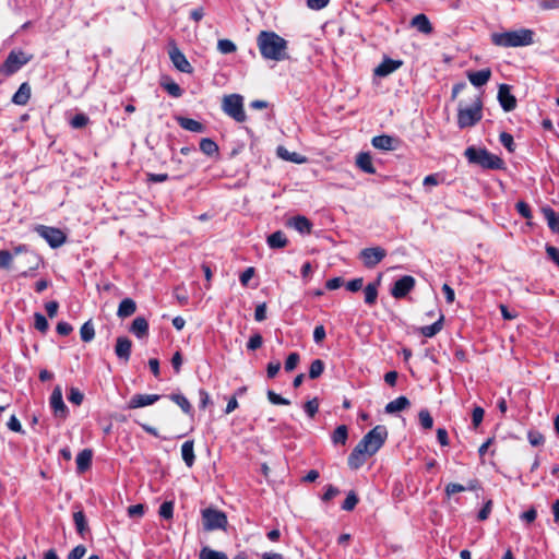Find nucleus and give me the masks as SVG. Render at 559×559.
I'll list each match as a JSON object with an SVG mask.
<instances>
[{
	"instance_id": "3c124183",
	"label": "nucleus",
	"mask_w": 559,
	"mask_h": 559,
	"mask_svg": "<svg viewBox=\"0 0 559 559\" xmlns=\"http://www.w3.org/2000/svg\"><path fill=\"white\" fill-rule=\"evenodd\" d=\"M68 400L74 405H81L84 400V395L78 388H71L68 394Z\"/></svg>"
},
{
	"instance_id": "0e129e2a",
	"label": "nucleus",
	"mask_w": 559,
	"mask_h": 559,
	"mask_svg": "<svg viewBox=\"0 0 559 559\" xmlns=\"http://www.w3.org/2000/svg\"><path fill=\"white\" fill-rule=\"evenodd\" d=\"M362 285H364V278L357 277V278H354V280L347 282L346 288L349 292L356 293L362 288Z\"/></svg>"
},
{
	"instance_id": "09e8293b",
	"label": "nucleus",
	"mask_w": 559,
	"mask_h": 559,
	"mask_svg": "<svg viewBox=\"0 0 559 559\" xmlns=\"http://www.w3.org/2000/svg\"><path fill=\"white\" fill-rule=\"evenodd\" d=\"M90 119L84 114H76L70 121V126L73 129L84 128L88 123Z\"/></svg>"
},
{
	"instance_id": "f704fd0d",
	"label": "nucleus",
	"mask_w": 559,
	"mask_h": 559,
	"mask_svg": "<svg viewBox=\"0 0 559 559\" xmlns=\"http://www.w3.org/2000/svg\"><path fill=\"white\" fill-rule=\"evenodd\" d=\"M169 399L176 403L185 414H191L192 413V405L188 401V399L181 394V393H173L169 395Z\"/></svg>"
},
{
	"instance_id": "20e7f679",
	"label": "nucleus",
	"mask_w": 559,
	"mask_h": 559,
	"mask_svg": "<svg viewBox=\"0 0 559 559\" xmlns=\"http://www.w3.org/2000/svg\"><path fill=\"white\" fill-rule=\"evenodd\" d=\"M469 164L478 165L485 169H503L504 162L498 155L490 153L486 148L468 146L464 152Z\"/></svg>"
},
{
	"instance_id": "c756f323",
	"label": "nucleus",
	"mask_w": 559,
	"mask_h": 559,
	"mask_svg": "<svg viewBox=\"0 0 559 559\" xmlns=\"http://www.w3.org/2000/svg\"><path fill=\"white\" fill-rule=\"evenodd\" d=\"M193 448H194L193 440H187L181 445V456L188 467H191L195 461Z\"/></svg>"
},
{
	"instance_id": "412c9836",
	"label": "nucleus",
	"mask_w": 559,
	"mask_h": 559,
	"mask_svg": "<svg viewBox=\"0 0 559 559\" xmlns=\"http://www.w3.org/2000/svg\"><path fill=\"white\" fill-rule=\"evenodd\" d=\"M467 78L474 86L480 87L487 84V82L490 80L491 70L489 68H486L479 71L468 72Z\"/></svg>"
},
{
	"instance_id": "58836bf2",
	"label": "nucleus",
	"mask_w": 559,
	"mask_h": 559,
	"mask_svg": "<svg viewBox=\"0 0 559 559\" xmlns=\"http://www.w3.org/2000/svg\"><path fill=\"white\" fill-rule=\"evenodd\" d=\"M81 340L85 343L91 342L95 336V329L92 321H86L80 330Z\"/></svg>"
},
{
	"instance_id": "7ed1b4c3",
	"label": "nucleus",
	"mask_w": 559,
	"mask_h": 559,
	"mask_svg": "<svg viewBox=\"0 0 559 559\" xmlns=\"http://www.w3.org/2000/svg\"><path fill=\"white\" fill-rule=\"evenodd\" d=\"M534 31L530 28H519L501 33H492L490 40L492 45L503 48L526 47L534 43Z\"/></svg>"
},
{
	"instance_id": "72a5a7b5",
	"label": "nucleus",
	"mask_w": 559,
	"mask_h": 559,
	"mask_svg": "<svg viewBox=\"0 0 559 559\" xmlns=\"http://www.w3.org/2000/svg\"><path fill=\"white\" fill-rule=\"evenodd\" d=\"M73 521L75 524L76 532L80 536L84 537L88 532V525L86 521V516L83 510H78L73 513Z\"/></svg>"
},
{
	"instance_id": "f3484780",
	"label": "nucleus",
	"mask_w": 559,
	"mask_h": 559,
	"mask_svg": "<svg viewBox=\"0 0 559 559\" xmlns=\"http://www.w3.org/2000/svg\"><path fill=\"white\" fill-rule=\"evenodd\" d=\"M131 347L132 342L126 336H120L116 341L115 353L119 359L127 362L130 359Z\"/></svg>"
},
{
	"instance_id": "4c0bfd02",
	"label": "nucleus",
	"mask_w": 559,
	"mask_h": 559,
	"mask_svg": "<svg viewBox=\"0 0 559 559\" xmlns=\"http://www.w3.org/2000/svg\"><path fill=\"white\" fill-rule=\"evenodd\" d=\"M199 559H228L227 555L223 551L203 547L199 554Z\"/></svg>"
},
{
	"instance_id": "423d86ee",
	"label": "nucleus",
	"mask_w": 559,
	"mask_h": 559,
	"mask_svg": "<svg viewBox=\"0 0 559 559\" xmlns=\"http://www.w3.org/2000/svg\"><path fill=\"white\" fill-rule=\"evenodd\" d=\"M223 111L237 122H245L247 119L243 109V98L239 94L226 95L222 102Z\"/></svg>"
},
{
	"instance_id": "6ab92c4d",
	"label": "nucleus",
	"mask_w": 559,
	"mask_h": 559,
	"mask_svg": "<svg viewBox=\"0 0 559 559\" xmlns=\"http://www.w3.org/2000/svg\"><path fill=\"white\" fill-rule=\"evenodd\" d=\"M287 226L296 229L300 234H310L312 230V223L306 216L302 215L292 217L287 222Z\"/></svg>"
},
{
	"instance_id": "e433bc0d",
	"label": "nucleus",
	"mask_w": 559,
	"mask_h": 559,
	"mask_svg": "<svg viewBox=\"0 0 559 559\" xmlns=\"http://www.w3.org/2000/svg\"><path fill=\"white\" fill-rule=\"evenodd\" d=\"M200 150L207 156H213L218 153V145L209 138H204L200 142Z\"/></svg>"
},
{
	"instance_id": "cd10ccee",
	"label": "nucleus",
	"mask_w": 559,
	"mask_h": 559,
	"mask_svg": "<svg viewBox=\"0 0 559 559\" xmlns=\"http://www.w3.org/2000/svg\"><path fill=\"white\" fill-rule=\"evenodd\" d=\"M266 243L271 249H281L287 246L288 239L282 230H277L267 236Z\"/></svg>"
},
{
	"instance_id": "e2e57ef3",
	"label": "nucleus",
	"mask_w": 559,
	"mask_h": 559,
	"mask_svg": "<svg viewBox=\"0 0 559 559\" xmlns=\"http://www.w3.org/2000/svg\"><path fill=\"white\" fill-rule=\"evenodd\" d=\"M8 428L14 432L24 433L23 427L15 415L10 417Z\"/></svg>"
},
{
	"instance_id": "dca6fc26",
	"label": "nucleus",
	"mask_w": 559,
	"mask_h": 559,
	"mask_svg": "<svg viewBox=\"0 0 559 559\" xmlns=\"http://www.w3.org/2000/svg\"><path fill=\"white\" fill-rule=\"evenodd\" d=\"M402 64V60H394L389 57H384L382 62L377 68H374L373 74L379 78H385L400 69Z\"/></svg>"
},
{
	"instance_id": "b1692460",
	"label": "nucleus",
	"mask_w": 559,
	"mask_h": 559,
	"mask_svg": "<svg viewBox=\"0 0 559 559\" xmlns=\"http://www.w3.org/2000/svg\"><path fill=\"white\" fill-rule=\"evenodd\" d=\"M93 452L90 449L82 450L75 459L76 469L79 473H84L92 465Z\"/></svg>"
},
{
	"instance_id": "4d7b16f0",
	"label": "nucleus",
	"mask_w": 559,
	"mask_h": 559,
	"mask_svg": "<svg viewBox=\"0 0 559 559\" xmlns=\"http://www.w3.org/2000/svg\"><path fill=\"white\" fill-rule=\"evenodd\" d=\"M13 261V254L8 250H0V269H9Z\"/></svg>"
},
{
	"instance_id": "37998d69",
	"label": "nucleus",
	"mask_w": 559,
	"mask_h": 559,
	"mask_svg": "<svg viewBox=\"0 0 559 559\" xmlns=\"http://www.w3.org/2000/svg\"><path fill=\"white\" fill-rule=\"evenodd\" d=\"M158 514L160 518L170 520L174 515V502L173 501H165L160 504Z\"/></svg>"
},
{
	"instance_id": "864d4df0",
	"label": "nucleus",
	"mask_w": 559,
	"mask_h": 559,
	"mask_svg": "<svg viewBox=\"0 0 559 559\" xmlns=\"http://www.w3.org/2000/svg\"><path fill=\"white\" fill-rule=\"evenodd\" d=\"M515 209L518 211V213L526 218V219H530L532 218V211H531V207L530 205L525 202V201H519L516 204H515Z\"/></svg>"
},
{
	"instance_id": "f8f14e48",
	"label": "nucleus",
	"mask_w": 559,
	"mask_h": 559,
	"mask_svg": "<svg viewBox=\"0 0 559 559\" xmlns=\"http://www.w3.org/2000/svg\"><path fill=\"white\" fill-rule=\"evenodd\" d=\"M415 287V278L411 275H404L399 278L391 288V295L395 299H402Z\"/></svg>"
},
{
	"instance_id": "5fc2aeb1",
	"label": "nucleus",
	"mask_w": 559,
	"mask_h": 559,
	"mask_svg": "<svg viewBox=\"0 0 559 559\" xmlns=\"http://www.w3.org/2000/svg\"><path fill=\"white\" fill-rule=\"evenodd\" d=\"M267 399L274 405H289L290 404V402L287 399L281 396L280 394L275 393L272 390L267 391Z\"/></svg>"
},
{
	"instance_id": "774afa93",
	"label": "nucleus",
	"mask_w": 559,
	"mask_h": 559,
	"mask_svg": "<svg viewBox=\"0 0 559 559\" xmlns=\"http://www.w3.org/2000/svg\"><path fill=\"white\" fill-rule=\"evenodd\" d=\"M56 330L59 335L67 336L72 332L73 328L70 323L61 321L57 324Z\"/></svg>"
},
{
	"instance_id": "ea45409f",
	"label": "nucleus",
	"mask_w": 559,
	"mask_h": 559,
	"mask_svg": "<svg viewBox=\"0 0 559 559\" xmlns=\"http://www.w3.org/2000/svg\"><path fill=\"white\" fill-rule=\"evenodd\" d=\"M324 371V362L321 359H314L309 368V378L317 379Z\"/></svg>"
},
{
	"instance_id": "5701e85b",
	"label": "nucleus",
	"mask_w": 559,
	"mask_h": 559,
	"mask_svg": "<svg viewBox=\"0 0 559 559\" xmlns=\"http://www.w3.org/2000/svg\"><path fill=\"white\" fill-rule=\"evenodd\" d=\"M31 98V86L27 82L20 85L19 90L12 96V103L19 106H24Z\"/></svg>"
},
{
	"instance_id": "c9c22d12",
	"label": "nucleus",
	"mask_w": 559,
	"mask_h": 559,
	"mask_svg": "<svg viewBox=\"0 0 559 559\" xmlns=\"http://www.w3.org/2000/svg\"><path fill=\"white\" fill-rule=\"evenodd\" d=\"M348 438V429L345 425H341L336 427V429L332 433V442L334 444L344 445Z\"/></svg>"
},
{
	"instance_id": "2eb2a0df",
	"label": "nucleus",
	"mask_w": 559,
	"mask_h": 559,
	"mask_svg": "<svg viewBox=\"0 0 559 559\" xmlns=\"http://www.w3.org/2000/svg\"><path fill=\"white\" fill-rule=\"evenodd\" d=\"M498 100L504 111H512L516 107V99L507 84H501L498 90Z\"/></svg>"
},
{
	"instance_id": "a211bd4d",
	"label": "nucleus",
	"mask_w": 559,
	"mask_h": 559,
	"mask_svg": "<svg viewBox=\"0 0 559 559\" xmlns=\"http://www.w3.org/2000/svg\"><path fill=\"white\" fill-rule=\"evenodd\" d=\"M397 142V139L386 134L377 135L371 141L373 147L382 151L395 150Z\"/></svg>"
},
{
	"instance_id": "bb28decb",
	"label": "nucleus",
	"mask_w": 559,
	"mask_h": 559,
	"mask_svg": "<svg viewBox=\"0 0 559 559\" xmlns=\"http://www.w3.org/2000/svg\"><path fill=\"white\" fill-rule=\"evenodd\" d=\"M380 282H381V276H379L377 278V281H374L373 283H369L365 288H364V295H365V302L368 305V306H373L376 302H377V298H378V287L380 285Z\"/></svg>"
},
{
	"instance_id": "de8ad7c7",
	"label": "nucleus",
	"mask_w": 559,
	"mask_h": 559,
	"mask_svg": "<svg viewBox=\"0 0 559 559\" xmlns=\"http://www.w3.org/2000/svg\"><path fill=\"white\" fill-rule=\"evenodd\" d=\"M304 409L310 418H313L319 411V400L317 397H313L312 400L306 402L304 405Z\"/></svg>"
},
{
	"instance_id": "a878e982",
	"label": "nucleus",
	"mask_w": 559,
	"mask_h": 559,
	"mask_svg": "<svg viewBox=\"0 0 559 559\" xmlns=\"http://www.w3.org/2000/svg\"><path fill=\"white\" fill-rule=\"evenodd\" d=\"M130 332L133 333L138 338H142L148 333L147 320L143 317H136L131 326Z\"/></svg>"
},
{
	"instance_id": "aec40b11",
	"label": "nucleus",
	"mask_w": 559,
	"mask_h": 559,
	"mask_svg": "<svg viewBox=\"0 0 559 559\" xmlns=\"http://www.w3.org/2000/svg\"><path fill=\"white\" fill-rule=\"evenodd\" d=\"M411 26L415 27L419 33L425 35H429L433 31L429 19L423 13L417 14L412 19Z\"/></svg>"
},
{
	"instance_id": "1a4fd4ad",
	"label": "nucleus",
	"mask_w": 559,
	"mask_h": 559,
	"mask_svg": "<svg viewBox=\"0 0 559 559\" xmlns=\"http://www.w3.org/2000/svg\"><path fill=\"white\" fill-rule=\"evenodd\" d=\"M35 230L41 238H44L49 243L51 248H59L67 240L66 234L57 227L38 225L35 228Z\"/></svg>"
},
{
	"instance_id": "6e6552de",
	"label": "nucleus",
	"mask_w": 559,
	"mask_h": 559,
	"mask_svg": "<svg viewBox=\"0 0 559 559\" xmlns=\"http://www.w3.org/2000/svg\"><path fill=\"white\" fill-rule=\"evenodd\" d=\"M203 527L205 531L225 528L227 518L224 512L207 508L202 511Z\"/></svg>"
},
{
	"instance_id": "69168bd1",
	"label": "nucleus",
	"mask_w": 559,
	"mask_h": 559,
	"mask_svg": "<svg viewBox=\"0 0 559 559\" xmlns=\"http://www.w3.org/2000/svg\"><path fill=\"white\" fill-rule=\"evenodd\" d=\"M128 514L130 518H141L144 514V506L141 503L130 506L128 508Z\"/></svg>"
},
{
	"instance_id": "c03bdc74",
	"label": "nucleus",
	"mask_w": 559,
	"mask_h": 559,
	"mask_svg": "<svg viewBox=\"0 0 559 559\" xmlns=\"http://www.w3.org/2000/svg\"><path fill=\"white\" fill-rule=\"evenodd\" d=\"M34 326L36 330H38L41 333L47 332L49 324L44 314H41L39 312H36L34 314Z\"/></svg>"
},
{
	"instance_id": "49530a36",
	"label": "nucleus",
	"mask_w": 559,
	"mask_h": 559,
	"mask_svg": "<svg viewBox=\"0 0 559 559\" xmlns=\"http://www.w3.org/2000/svg\"><path fill=\"white\" fill-rule=\"evenodd\" d=\"M419 423L424 429H431L433 419L427 409H421L418 414Z\"/></svg>"
},
{
	"instance_id": "a19ab883",
	"label": "nucleus",
	"mask_w": 559,
	"mask_h": 559,
	"mask_svg": "<svg viewBox=\"0 0 559 559\" xmlns=\"http://www.w3.org/2000/svg\"><path fill=\"white\" fill-rule=\"evenodd\" d=\"M217 49L221 53L228 55L235 52L237 47L230 39H219Z\"/></svg>"
},
{
	"instance_id": "f03ea898",
	"label": "nucleus",
	"mask_w": 559,
	"mask_h": 559,
	"mask_svg": "<svg viewBox=\"0 0 559 559\" xmlns=\"http://www.w3.org/2000/svg\"><path fill=\"white\" fill-rule=\"evenodd\" d=\"M257 44L261 56L266 60L282 61L287 58V40L275 32H260Z\"/></svg>"
},
{
	"instance_id": "0eeeda50",
	"label": "nucleus",
	"mask_w": 559,
	"mask_h": 559,
	"mask_svg": "<svg viewBox=\"0 0 559 559\" xmlns=\"http://www.w3.org/2000/svg\"><path fill=\"white\" fill-rule=\"evenodd\" d=\"M31 60V57L23 51H11L0 68V72L5 76L16 73L23 66Z\"/></svg>"
},
{
	"instance_id": "7c9ffc66",
	"label": "nucleus",
	"mask_w": 559,
	"mask_h": 559,
	"mask_svg": "<svg viewBox=\"0 0 559 559\" xmlns=\"http://www.w3.org/2000/svg\"><path fill=\"white\" fill-rule=\"evenodd\" d=\"M136 310V304L131 298H124L119 304L117 316L121 319L132 316Z\"/></svg>"
},
{
	"instance_id": "473e14b6",
	"label": "nucleus",
	"mask_w": 559,
	"mask_h": 559,
	"mask_svg": "<svg viewBox=\"0 0 559 559\" xmlns=\"http://www.w3.org/2000/svg\"><path fill=\"white\" fill-rule=\"evenodd\" d=\"M543 214L547 221L548 227L554 233H559V213H557L554 209L547 206L543 207Z\"/></svg>"
},
{
	"instance_id": "8fccbe9b",
	"label": "nucleus",
	"mask_w": 559,
	"mask_h": 559,
	"mask_svg": "<svg viewBox=\"0 0 559 559\" xmlns=\"http://www.w3.org/2000/svg\"><path fill=\"white\" fill-rule=\"evenodd\" d=\"M299 360H300V356L298 353H290L285 360V365H284L285 370L287 372L293 371L297 367Z\"/></svg>"
},
{
	"instance_id": "603ef678",
	"label": "nucleus",
	"mask_w": 559,
	"mask_h": 559,
	"mask_svg": "<svg viewBox=\"0 0 559 559\" xmlns=\"http://www.w3.org/2000/svg\"><path fill=\"white\" fill-rule=\"evenodd\" d=\"M358 503V497L354 491L348 492L346 499L342 504V509L345 511H352Z\"/></svg>"
},
{
	"instance_id": "2f4dec72",
	"label": "nucleus",
	"mask_w": 559,
	"mask_h": 559,
	"mask_svg": "<svg viewBox=\"0 0 559 559\" xmlns=\"http://www.w3.org/2000/svg\"><path fill=\"white\" fill-rule=\"evenodd\" d=\"M409 405L411 402L406 396H399L385 405V413L394 414L406 409Z\"/></svg>"
},
{
	"instance_id": "680f3d73",
	"label": "nucleus",
	"mask_w": 559,
	"mask_h": 559,
	"mask_svg": "<svg viewBox=\"0 0 559 559\" xmlns=\"http://www.w3.org/2000/svg\"><path fill=\"white\" fill-rule=\"evenodd\" d=\"M484 409L480 406H476L472 413V421L474 427H478L484 419Z\"/></svg>"
},
{
	"instance_id": "338daca9",
	"label": "nucleus",
	"mask_w": 559,
	"mask_h": 559,
	"mask_svg": "<svg viewBox=\"0 0 559 559\" xmlns=\"http://www.w3.org/2000/svg\"><path fill=\"white\" fill-rule=\"evenodd\" d=\"M199 397H200V403H199L200 408L205 409L210 404H212L210 394L204 389L199 390Z\"/></svg>"
},
{
	"instance_id": "6e6d98bb",
	"label": "nucleus",
	"mask_w": 559,
	"mask_h": 559,
	"mask_svg": "<svg viewBox=\"0 0 559 559\" xmlns=\"http://www.w3.org/2000/svg\"><path fill=\"white\" fill-rule=\"evenodd\" d=\"M262 343H263V338H262L261 334L254 333L253 335L250 336V338L247 343V348L249 350H255L262 346Z\"/></svg>"
},
{
	"instance_id": "4be33fe9",
	"label": "nucleus",
	"mask_w": 559,
	"mask_h": 559,
	"mask_svg": "<svg viewBox=\"0 0 559 559\" xmlns=\"http://www.w3.org/2000/svg\"><path fill=\"white\" fill-rule=\"evenodd\" d=\"M443 325H444V314L440 313V316L436 322H433L430 325L420 326L418 329V332L423 336L431 338V337L436 336L443 329Z\"/></svg>"
},
{
	"instance_id": "79ce46f5",
	"label": "nucleus",
	"mask_w": 559,
	"mask_h": 559,
	"mask_svg": "<svg viewBox=\"0 0 559 559\" xmlns=\"http://www.w3.org/2000/svg\"><path fill=\"white\" fill-rule=\"evenodd\" d=\"M444 181V177L440 173L430 174L423 180L424 187H436Z\"/></svg>"
},
{
	"instance_id": "9b49d317",
	"label": "nucleus",
	"mask_w": 559,
	"mask_h": 559,
	"mask_svg": "<svg viewBox=\"0 0 559 559\" xmlns=\"http://www.w3.org/2000/svg\"><path fill=\"white\" fill-rule=\"evenodd\" d=\"M168 55L174 67L178 71L189 74L193 72V67L188 61L183 52L175 44L170 45Z\"/></svg>"
},
{
	"instance_id": "13d9d810",
	"label": "nucleus",
	"mask_w": 559,
	"mask_h": 559,
	"mask_svg": "<svg viewBox=\"0 0 559 559\" xmlns=\"http://www.w3.org/2000/svg\"><path fill=\"white\" fill-rule=\"evenodd\" d=\"M491 510H492V501L488 500L485 502L484 507L479 510V512L477 514V519L479 521H486L489 518Z\"/></svg>"
},
{
	"instance_id": "a18cd8bd",
	"label": "nucleus",
	"mask_w": 559,
	"mask_h": 559,
	"mask_svg": "<svg viewBox=\"0 0 559 559\" xmlns=\"http://www.w3.org/2000/svg\"><path fill=\"white\" fill-rule=\"evenodd\" d=\"M499 141L510 153L514 152L515 144L512 134L508 132H501L499 135Z\"/></svg>"
},
{
	"instance_id": "39448f33",
	"label": "nucleus",
	"mask_w": 559,
	"mask_h": 559,
	"mask_svg": "<svg viewBox=\"0 0 559 559\" xmlns=\"http://www.w3.org/2000/svg\"><path fill=\"white\" fill-rule=\"evenodd\" d=\"M481 108L483 103L480 97H476L469 107H460L457 112L459 128L465 129L475 126L483 117Z\"/></svg>"
},
{
	"instance_id": "bf43d9fd",
	"label": "nucleus",
	"mask_w": 559,
	"mask_h": 559,
	"mask_svg": "<svg viewBox=\"0 0 559 559\" xmlns=\"http://www.w3.org/2000/svg\"><path fill=\"white\" fill-rule=\"evenodd\" d=\"M86 554V547L84 545L75 546L68 555V559H82Z\"/></svg>"
},
{
	"instance_id": "c85d7f7f",
	"label": "nucleus",
	"mask_w": 559,
	"mask_h": 559,
	"mask_svg": "<svg viewBox=\"0 0 559 559\" xmlns=\"http://www.w3.org/2000/svg\"><path fill=\"white\" fill-rule=\"evenodd\" d=\"M356 164L366 174H376V168L372 164V158L369 153H359L356 157Z\"/></svg>"
},
{
	"instance_id": "ddd939ff",
	"label": "nucleus",
	"mask_w": 559,
	"mask_h": 559,
	"mask_svg": "<svg viewBox=\"0 0 559 559\" xmlns=\"http://www.w3.org/2000/svg\"><path fill=\"white\" fill-rule=\"evenodd\" d=\"M49 404L56 417L60 419L67 418L69 411L63 402L62 391L60 386H56L53 389L50 395Z\"/></svg>"
},
{
	"instance_id": "9d476101",
	"label": "nucleus",
	"mask_w": 559,
	"mask_h": 559,
	"mask_svg": "<svg viewBox=\"0 0 559 559\" xmlns=\"http://www.w3.org/2000/svg\"><path fill=\"white\" fill-rule=\"evenodd\" d=\"M386 255L385 249L381 247L365 248L360 251V259L367 269H372L379 264Z\"/></svg>"
},
{
	"instance_id": "393cba45",
	"label": "nucleus",
	"mask_w": 559,
	"mask_h": 559,
	"mask_svg": "<svg viewBox=\"0 0 559 559\" xmlns=\"http://www.w3.org/2000/svg\"><path fill=\"white\" fill-rule=\"evenodd\" d=\"M176 120H177L178 124L187 131L202 133L205 130L204 126L201 122H199L192 118H187V117L180 116V117H177Z\"/></svg>"
},
{
	"instance_id": "f257e3e1",
	"label": "nucleus",
	"mask_w": 559,
	"mask_h": 559,
	"mask_svg": "<svg viewBox=\"0 0 559 559\" xmlns=\"http://www.w3.org/2000/svg\"><path fill=\"white\" fill-rule=\"evenodd\" d=\"M388 438L385 426L378 425L367 432L350 452L347 463L352 469H358L366 462V456H372L384 444Z\"/></svg>"
},
{
	"instance_id": "4468645a",
	"label": "nucleus",
	"mask_w": 559,
	"mask_h": 559,
	"mask_svg": "<svg viewBox=\"0 0 559 559\" xmlns=\"http://www.w3.org/2000/svg\"><path fill=\"white\" fill-rule=\"evenodd\" d=\"M160 399L158 394H134L126 405L127 409H135L153 405Z\"/></svg>"
},
{
	"instance_id": "052dcab7",
	"label": "nucleus",
	"mask_w": 559,
	"mask_h": 559,
	"mask_svg": "<svg viewBox=\"0 0 559 559\" xmlns=\"http://www.w3.org/2000/svg\"><path fill=\"white\" fill-rule=\"evenodd\" d=\"M527 438L533 447L542 445L545 442L544 436L537 431H530Z\"/></svg>"
}]
</instances>
